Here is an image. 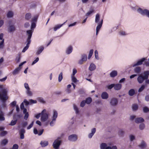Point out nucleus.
I'll use <instances>...</instances> for the list:
<instances>
[{"label": "nucleus", "mask_w": 149, "mask_h": 149, "mask_svg": "<svg viewBox=\"0 0 149 149\" xmlns=\"http://www.w3.org/2000/svg\"><path fill=\"white\" fill-rule=\"evenodd\" d=\"M130 8L134 11L136 10L137 12L142 15H146L149 18V10L147 9H143L137 6L133 7L131 6Z\"/></svg>", "instance_id": "obj_1"}, {"label": "nucleus", "mask_w": 149, "mask_h": 149, "mask_svg": "<svg viewBox=\"0 0 149 149\" xmlns=\"http://www.w3.org/2000/svg\"><path fill=\"white\" fill-rule=\"evenodd\" d=\"M144 75L142 74L139 75L137 78V80L139 84H142L145 80L148 79L149 76V71H145L143 72Z\"/></svg>", "instance_id": "obj_2"}, {"label": "nucleus", "mask_w": 149, "mask_h": 149, "mask_svg": "<svg viewBox=\"0 0 149 149\" xmlns=\"http://www.w3.org/2000/svg\"><path fill=\"white\" fill-rule=\"evenodd\" d=\"M7 91L5 89H2L0 91V99L4 102L8 98L7 96Z\"/></svg>", "instance_id": "obj_3"}, {"label": "nucleus", "mask_w": 149, "mask_h": 149, "mask_svg": "<svg viewBox=\"0 0 149 149\" xmlns=\"http://www.w3.org/2000/svg\"><path fill=\"white\" fill-rule=\"evenodd\" d=\"M15 22H13L11 21L9 22V25L8 27V31L10 33H13L15 31L16 29L14 26Z\"/></svg>", "instance_id": "obj_4"}, {"label": "nucleus", "mask_w": 149, "mask_h": 149, "mask_svg": "<svg viewBox=\"0 0 149 149\" xmlns=\"http://www.w3.org/2000/svg\"><path fill=\"white\" fill-rule=\"evenodd\" d=\"M46 110L44 109L41 113V120L42 121L45 122L46 121L48 118L47 114L45 112Z\"/></svg>", "instance_id": "obj_5"}, {"label": "nucleus", "mask_w": 149, "mask_h": 149, "mask_svg": "<svg viewBox=\"0 0 149 149\" xmlns=\"http://www.w3.org/2000/svg\"><path fill=\"white\" fill-rule=\"evenodd\" d=\"M118 102V100L117 98L113 97L111 99L110 104L112 106L115 107L117 105Z\"/></svg>", "instance_id": "obj_6"}, {"label": "nucleus", "mask_w": 149, "mask_h": 149, "mask_svg": "<svg viewBox=\"0 0 149 149\" xmlns=\"http://www.w3.org/2000/svg\"><path fill=\"white\" fill-rule=\"evenodd\" d=\"M33 32V30H29L26 31V35L27 36V39L26 41L31 42V37L32 33Z\"/></svg>", "instance_id": "obj_7"}, {"label": "nucleus", "mask_w": 149, "mask_h": 149, "mask_svg": "<svg viewBox=\"0 0 149 149\" xmlns=\"http://www.w3.org/2000/svg\"><path fill=\"white\" fill-rule=\"evenodd\" d=\"M138 146L141 149H144L147 147V144L145 141L142 140Z\"/></svg>", "instance_id": "obj_8"}, {"label": "nucleus", "mask_w": 149, "mask_h": 149, "mask_svg": "<svg viewBox=\"0 0 149 149\" xmlns=\"http://www.w3.org/2000/svg\"><path fill=\"white\" fill-rule=\"evenodd\" d=\"M61 141L56 139L55 140L53 144V146L54 148H58L60 145Z\"/></svg>", "instance_id": "obj_9"}, {"label": "nucleus", "mask_w": 149, "mask_h": 149, "mask_svg": "<svg viewBox=\"0 0 149 149\" xmlns=\"http://www.w3.org/2000/svg\"><path fill=\"white\" fill-rule=\"evenodd\" d=\"M73 50V47L72 46L69 45L66 48L65 50V53L69 55L72 52Z\"/></svg>", "instance_id": "obj_10"}, {"label": "nucleus", "mask_w": 149, "mask_h": 149, "mask_svg": "<svg viewBox=\"0 0 149 149\" xmlns=\"http://www.w3.org/2000/svg\"><path fill=\"white\" fill-rule=\"evenodd\" d=\"M68 139L71 141H75L77 139V136L74 134L68 136Z\"/></svg>", "instance_id": "obj_11"}, {"label": "nucleus", "mask_w": 149, "mask_h": 149, "mask_svg": "<svg viewBox=\"0 0 149 149\" xmlns=\"http://www.w3.org/2000/svg\"><path fill=\"white\" fill-rule=\"evenodd\" d=\"M146 58H143L140 60L138 61L136 63L132 65L133 67H136L137 66L140 65L142 64L143 62L145 61Z\"/></svg>", "instance_id": "obj_12"}, {"label": "nucleus", "mask_w": 149, "mask_h": 149, "mask_svg": "<svg viewBox=\"0 0 149 149\" xmlns=\"http://www.w3.org/2000/svg\"><path fill=\"white\" fill-rule=\"evenodd\" d=\"M44 130L42 129L39 131L38 132L36 128H34L33 129V133L35 134H38V135L40 136L43 133Z\"/></svg>", "instance_id": "obj_13"}, {"label": "nucleus", "mask_w": 149, "mask_h": 149, "mask_svg": "<svg viewBox=\"0 0 149 149\" xmlns=\"http://www.w3.org/2000/svg\"><path fill=\"white\" fill-rule=\"evenodd\" d=\"M44 49V47L43 46H41L38 48L36 52V55H40Z\"/></svg>", "instance_id": "obj_14"}, {"label": "nucleus", "mask_w": 149, "mask_h": 149, "mask_svg": "<svg viewBox=\"0 0 149 149\" xmlns=\"http://www.w3.org/2000/svg\"><path fill=\"white\" fill-rule=\"evenodd\" d=\"M144 121V119L142 117L136 118L135 119V122L137 124L142 123Z\"/></svg>", "instance_id": "obj_15"}, {"label": "nucleus", "mask_w": 149, "mask_h": 149, "mask_svg": "<svg viewBox=\"0 0 149 149\" xmlns=\"http://www.w3.org/2000/svg\"><path fill=\"white\" fill-rule=\"evenodd\" d=\"M25 131L24 129H22L19 131L20 138L21 139H23L24 138V134L25 133Z\"/></svg>", "instance_id": "obj_16"}, {"label": "nucleus", "mask_w": 149, "mask_h": 149, "mask_svg": "<svg viewBox=\"0 0 149 149\" xmlns=\"http://www.w3.org/2000/svg\"><path fill=\"white\" fill-rule=\"evenodd\" d=\"M96 66L93 63H91L89 67V70L90 71H93L95 69Z\"/></svg>", "instance_id": "obj_17"}, {"label": "nucleus", "mask_w": 149, "mask_h": 149, "mask_svg": "<svg viewBox=\"0 0 149 149\" xmlns=\"http://www.w3.org/2000/svg\"><path fill=\"white\" fill-rule=\"evenodd\" d=\"M101 97L102 99H107L109 97V95L106 92H103L101 94Z\"/></svg>", "instance_id": "obj_18"}, {"label": "nucleus", "mask_w": 149, "mask_h": 149, "mask_svg": "<svg viewBox=\"0 0 149 149\" xmlns=\"http://www.w3.org/2000/svg\"><path fill=\"white\" fill-rule=\"evenodd\" d=\"M96 132V129L93 128L91 130V133H90L88 135V137L89 138H91L94 135Z\"/></svg>", "instance_id": "obj_19"}, {"label": "nucleus", "mask_w": 149, "mask_h": 149, "mask_svg": "<svg viewBox=\"0 0 149 149\" xmlns=\"http://www.w3.org/2000/svg\"><path fill=\"white\" fill-rule=\"evenodd\" d=\"M122 87V85L120 84H114V89L116 90H120Z\"/></svg>", "instance_id": "obj_20"}, {"label": "nucleus", "mask_w": 149, "mask_h": 149, "mask_svg": "<svg viewBox=\"0 0 149 149\" xmlns=\"http://www.w3.org/2000/svg\"><path fill=\"white\" fill-rule=\"evenodd\" d=\"M117 71L116 70L112 71L110 74V76L112 78L114 77L117 75Z\"/></svg>", "instance_id": "obj_21"}, {"label": "nucleus", "mask_w": 149, "mask_h": 149, "mask_svg": "<svg viewBox=\"0 0 149 149\" xmlns=\"http://www.w3.org/2000/svg\"><path fill=\"white\" fill-rule=\"evenodd\" d=\"M134 71L137 74H140L141 71V68L139 67H135L134 70Z\"/></svg>", "instance_id": "obj_22"}, {"label": "nucleus", "mask_w": 149, "mask_h": 149, "mask_svg": "<svg viewBox=\"0 0 149 149\" xmlns=\"http://www.w3.org/2000/svg\"><path fill=\"white\" fill-rule=\"evenodd\" d=\"M103 24V19H102L100 21L99 23L97 24V26L96 28V30L99 31L101 28V27Z\"/></svg>", "instance_id": "obj_23"}, {"label": "nucleus", "mask_w": 149, "mask_h": 149, "mask_svg": "<svg viewBox=\"0 0 149 149\" xmlns=\"http://www.w3.org/2000/svg\"><path fill=\"white\" fill-rule=\"evenodd\" d=\"M7 17L8 18L12 17L14 15L13 12L11 11H9L7 14Z\"/></svg>", "instance_id": "obj_24"}, {"label": "nucleus", "mask_w": 149, "mask_h": 149, "mask_svg": "<svg viewBox=\"0 0 149 149\" xmlns=\"http://www.w3.org/2000/svg\"><path fill=\"white\" fill-rule=\"evenodd\" d=\"M100 15L98 13L96 14L95 16V22L97 24L99 23V21L100 19Z\"/></svg>", "instance_id": "obj_25"}, {"label": "nucleus", "mask_w": 149, "mask_h": 149, "mask_svg": "<svg viewBox=\"0 0 149 149\" xmlns=\"http://www.w3.org/2000/svg\"><path fill=\"white\" fill-rule=\"evenodd\" d=\"M21 68L18 67L16 68L13 72V75L17 74L19 72Z\"/></svg>", "instance_id": "obj_26"}, {"label": "nucleus", "mask_w": 149, "mask_h": 149, "mask_svg": "<svg viewBox=\"0 0 149 149\" xmlns=\"http://www.w3.org/2000/svg\"><path fill=\"white\" fill-rule=\"evenodd\" d=\"M40 144L42 147H45L48 145V142L47 141H42L40 143Z\"/></svg>", "instance_id": "obj_27"}, {"label": "nucleus", "mask_w": 149, "mask_h": 149, "mask_svg": "<svg viewBox=\"0 0 149 149\" xmlns=\"http://www.w3.org/2000/svg\"><path fill=\"white\" fill-rule=\"evenodd\" d=\"M22 117V115L20 114L15 115L13 116V120H15L17 121V120Z\"/></svg>", "instance_id": "obj_28"}, {"label": "nucleus", "mask_w": 149, "mask_h": 149, "mask_svg": "<svg viewBox=\"0 0 149 149\" xmlns=\"http://www.w3.org/2000/svg\"><path fill=\"white\" fill-rule=\"evenodd\" d=\"M27 42V44H26V46L24 48L22 51V52H24L29 48V45L30 44L31 42L30 41H26Z\"/></svg>", "instance_id": "obj_29"}, {"label": "nucleus", "mask_w": 149, "mask_h": 149, "mask_svg": "<svg viewBox=\"0 0 149 149\" xmlns=\"http://www.w3.org/2000/svg\"><path fill=\"white\" fill-rule=\"evenodd\" d=\"M26 93L28 96H31L33 95V93L31 91L30 89L26 90Z\"/></svg>", "instance_id": "obj_30"}, {"label": "nucleus", "mask_w": 149, "mask_h": 149, "mask_svg": "<svg viewBox=\"0 0 149 149\" xmlns=\"http://www.w3.org/2000/svg\"><path fill=\"white\" fill-rule=\"evenodd\" d=\"M5 119L4 115L3 112L0 111V121H4Z\"/></svg>", "instance_id": "obj_31"}, {"label": "nucleus", "mask_w": 149, "mask_h": 149, "mask_svg": "<svg viewBox=\"0 0 149 149\" xmlns=\"http://www.w3.org/2000/svg\"><path fill=\"white\" fill-rule=\"evenodd\" d=\"M135 93V90L133 89L130 90L128 92V94L130 96H132Z\"/></svg>", "instance_id": "obj_32"}, {"label": "nucleus", "mask_w": 149, "mask_h": 149, "mask_svg": "<svg viewBox=\"0 0 149 149\" xmlns=\"http://www.w3.org/2000/svg\"><path fill=\"white\" fill-rule=\"evenodd\" d=\"M130 141L131 142L133 141L135 139V136L133 134H130L129 136Z\"/></svg>", "instance_id": "obj_33"}, {"label": "nucleus", "mask_w": 149, "mask_h": 149, "mask_svg": "<svg viewBox=\"0 0 149 149\" xmlns=\"http://www.w3.org/2000/svg\"><path fill=\"white\" fill-rule=\"evenodd\" d=\"M132 109L134 111L137 110L138 108V106L136 104H134L132 106Z\"/></svg>", "instance_id": "obj_34"}, {"label": "nucleus", "mask_w": 149, "mask_h": 149, "mask_svg": "<svg viewBox=\"0 0 149 149\" xmlns=\"http://www.w3.org/2000/svg\"><path fill=\"white\" fill-rule=\"evenodd\" d=\"M58 116V113L56 111L54 110L53 112V114L52 117L53 119L56 120V118Z\"/></svg>", "instance_id": "obj_35"}, {"label": "nucleus", "mask_w": 149, "mask_h": 149, "mask_svg": "<svg viewBox=\"0 0 149 149\" xmlns=\"http://www.w3.org/2000/svg\"><path fill=\"white\" fill-rule=\"evenodd\" d=\"M31 14L30 13H28L26 14L25 16V18L26 19L28 20L31 18Z\"/></svg>", "instance_id": "obj_36"}, {"label": "nucleus", "mask_w": 149, "mask_h": 149, "mask_svg": "<svg viewBox=\"0 0 149 149\" xmlns=\"http://www.w3.org/2000/svg\"><path fill=\"white\" fill-rule=\"evenodd\" d=\"M107 146V145L106 143H102L100 145V148L101 149H105Z\"/></svg>", "instance_id": "obj_37"}, {"label": "nucleus", "mask_w": 149, "mask_h": 149, "mask_svg": "<svg viewBox=\"0 0 149 149\" xmlns=\"http://www.w3.org/2000/svg\"><path fill=\"white\" fill-rule=\"evenodd\" d=\"M81 59L85 62L87 60V55L85 54H83L81 55Z\"/></svg>", "instance_id": "obj_38"}, {"label": "nucleus", "mask_w": 149, "mask_h": 149, "mask_svg": "<svg viewBox=\"0 0 149 149\" xmlns=\"http://www.w3.org/2000/svg\"><path fill=\"white\" fill-rule=\"evenodd\" d=\"M124 131L122 129L120 130L118 132V134L120 136H122L124 134Z\"/></svg>", "instance_id": "obj_39"}, {"label": "nucleus", "mask_w": 149, "mask_h": 149, "mask_svg": "<svg viewBox=\"0 0 149 149\" xmlns=\"http://www.w3.org/2000/svg\"><path fill=\"white\" fill-rule=\"evenodd\" d=\"M93 52V49L90 50L88 55V58L90 59L92 56Z\"/></svg>", "instance_id": "obj_40"}, {"label": "nucleus", "mask_w": 149, "mask_h": 149, "mask_svg": "<svg viewBox=\"0 0 149 149\" xmlns=\"http://www.w3.org/2000/svg\"><path fill=\"white\" fill-rule=\"evenodd\" d=\"M145 127V125L143 123H140L139 125V128L140 130H143Z\"/></svg>", "instance_id": "obj_41"}, {"label": "nucleus", "mask_w": 149, "mask_h": 149, "mask_svg": "<svg viewBox=\"0 0 149 149\" xmlns=\"http://www.w3.org/2000/svg\"><path fill=\"white\" fill-rule=\"evenodd\" d=\"M38 16L37 15H35L34 17L32 18L31 21L32 22L35 23L36 22L38 18Z\"/></svg>", "instance_id": "obj_42"}, {"label": "nucleus", "mask_w": 149, "mask_h": 149, "mask_svg": "<svg viewBox=\"0 0 149 149\" xmlns=\"http://www.w3.org/2000/svg\"><path fill=\"white\" fill-rule=\"evenodd\" d=\"M85 101L87 104H89L92 102V99L91 97H88L86 99Z\"/></svg>", "instance_id": "obj_43"}, {"label": "nucleus", "mask_w": 149, "mask_h": 149, "mask_svg": "<svg viewBox=\"0 0 149 149\" xmlns=\"http://www.w3.org/2000/svg\"><path fill=\"white\" fill-rule=\"evenodd\" d=\"M63 79V73L61 72L58 75V81L59 82H61Z\"/></svg>", "instance_id": "obj_44"}, {"label": "nucleus", "mask_w": 149, "mask_h": 149, "mask_svg": "<svg viewBox=\"0 0 149 149\" xmlns=\"http://www.w3.org/2000/svg\"><path fill=\"white\" fill-rule=\"evenodd\" d=\"M74 109L75 111L76 114L78 113H79V109L74 104H73Z\"/></svg>", "instance_id": "obj_45"}, {"label": "nucleus", "mask_w": 149, "mask_h": 149, "mask_svg": "<svg viewBox=\"0 0 149 149\" xmlns=\"http://www.w3.org/2000/svg\"><path fill=\"white\" fill-rule=\"evenodd\" d=\"M61 25L60 24H58L56 25L54 28L53 29L54 31H56L57 29H60L61 27Z\"/></svg>", "instance_id": "obj_46"}, {"label": "nucleus", "mask_w": 149, "mask_h": 149, "mask_svg": "<svg viewBox=\"0 0 149 149\" xmlns=\"http://www.w3.org/2000/svg\"><path fill=\"white\" fill-rule=\"evenodd\" d=\"M4 40H3L0 42V49H2L4 47Z\"/></svg>", "instance_id": "obj_47"}, {"label": "nucleus", "mask_w": 149, "mask_h": 149, "mask_svg": "<svg viewBox=\"0 0 149 149\" xmlns=\"http://www.w3.org/2000/svg\"><path fill=\"white\" fill-rule=\"evenodd\" d=\"M95 58L97 60H99V58L98 56V52L97 50H95Z\"/></svg>", "instance_id": "obj_48"}, {"label": "nucleus", "mask_w": 149, "mask_h": 149, "mask_svg": "<svg viewBox=\"0 0 149 149\" xmlns=\"http://www.w3.org/2000/svg\"><path fill=\"white\" fill-rule=\"evenodd\" d=\"M8 142V141L6 139H4L2 141L1 143L2 145H5Z\"/></svg>", "instance_id": "obj_49"}, {"label": "nucleus", "mask_w": 149, "mask_h": 149, "mask_svg": "<svg viewBox=\"0 0 149 149\" xmlns=\"http://www.w3.org/2000/svg\"><path fill=\"white\" fill-rule=\"evenodd\" d=\"M17 120H12L10 124H9V125H14L16 124L17 123Z\"/></svg>", "instance_id": "obj_50"}, {"label": "nucleus", "mask_w": 149, "mask_h": 149, "mask_svg": "<svg viewBox=\"0 0 149 149\" xmlns=\"http://www.w3.org/2000/svg\"><path fill=\"white\" fill-rule=\"evenodd\" d=\"M56 120V119L52 118V121L50 123V125L51 126H53L54 125Z\"/></svg>", "instance_id": "obj_51"}, {"label": "nucleus", "mask_w": 149, "mask_h": 149, "mask_svg": "<svg viewBox=\"0 0 149 149\" xmlns=\"http://www.w3.org/2000/svg\"><path fill=\"white\" fill-rule=\"evenodd\" d=\"M145 87V85H142L141 87L139 89L138 92H142L144 89Z\"/></svg>", "instance_id": "obj_52"}, {"label": "nucleus", "mask_w": 149, "mask_h": 149, "mask_svg": "<svg viewBox=\"0 0 149 149\" xmlns=\"http://www.w3.org/2000/svg\"><path fill=\"white\" fill-rule=\"evenodd\" d=\"M36 27V24L35 23L32 22L31 26V30L33 31V29Z\"/></svg>", "instance_id": "obj_53"}, {"label": "nucleus", "mask_w": 149, "mask_h": 149, "mask_svg": "<svg viewBox=\"0 0 149 149\" xmlns=\"http://www.w3.org/2000/svg\"><path fill=\"white\" fill-rule=\"evenodd\" d=\"M143 110L144 112L147 113L149 111V109L148 107H145L143 108Z\"/></svg>", "instance_id": "obj_54"}, {"label": "nucleus", "mask_w": 149, "mask_h": 149, "mask_svg": "<svg viewBox=\"0 0 149 149\" xmlns=\"http://www.w3.org/2000/svg\"><path fill=\"white\" fill-rule=\"evenodd\" d=\"M71 79L72 81L74 83H76L77 81V79L74 76H71Z\"/></svg>", "instance_id": "obj_55"}, {"label": "nucleus", "mask_w": 149, "mask_h": 149, "mask_svg": "<svg viewBox=\"0 0 149 149\" xmlns=\"http://www.w3.org/2000/svg\"><path fill=\"white\" fill-rule=\"evenodd\" d=\"M29 102L30 104H35L37 103L36 100H34L32 99H30L29 100Z\"/></svg>", "instance_id": "obj_56"}, {"label": "nucleus", "mask_w": 149, "mask_h": 149, "mask_svg": "<svg viewBox=\"0 0 149 149\" xmlns=\"http://www.w3.org/2000/svg\"><path fill=\"white\" fill-rule=\"evenodd\" d=\"M7 133V132L6 131H3L0 133V136H3Z\"/></svg>", "instance_id": "obj_57"}, {"label": "nucleus", "mask_w": 149, "mask_h": 149, "mask_svg": "<svg viewBox=\"0 0 149 149\" xmlns=\"http://www.w3.org/2000/svg\"><path fill=\"white\" fill-rule=\"evenodd\" d=\"M39 60V58L38 57H37L36 59L32 63L31 65H33L36 63H37Z\"/></svg>", "instance_id": "obj_58"}, {"label": "nucleus", "mask_w": 149, "mask_h": 149, "mask_svg": "<svg viewBox=\"0 0 149 149\" xmlns=\"http://www.w3.org/2000/svg\"><path fill=\"white\" fill-rule=\"evenodd\" d=\"M34 123V122L32 121L31 124L27 127V129L28 130H29L33 127Z\"/></svg>", "instance_id": "obj_59"}, {"label": "nucleus", "mask_w": 149, "mask_h": 149, "mask_svg": "<svg viewBox=\"0 0 149 149\" xmlns=\"http://www.w3.org/2000/svg\"><path fill=\"white\" fill-rule=\"evenodd\" d=\"M86 102L85 100L82 101L81 103L80 106L81 107H83L85 105Z\"/></svg>", "instance_id": "obj_60"}, {"label": "nucleus", "mask_w": 149, "mask_h": 149, "mask_svg": "<svg viewBox=\"0 0 149 149\" xmlns=\"http://www.w3.org/2000/svg\"><path fill=\"white\" fill-rule=\"evenodd\" d=\"M24 86L26 90H27L30 89L28 84L27 83H25L24 84Z\"/></svg>", "instance_id": "obj_61"}, {"label": "nucleus", "mask_w": 149, "mask_h": 149, "mask_svg": "<svg viewBox=\"0 0 149 149\" xmlns=\"http://www.w3.org/2000/svg\"><path fill=\"white\" fill-rule=\"evenodd\" d=\"M24 114H25V115L24 116V119L25 120H27L29 116V113H27Z\"/></svg>", "instance_id": "obj_62"}, {"label": "nucleus", "mask_w": 149, "mask_h": 149, "mask_svg": "<svg viewBox=\"0 0 149 149\" xmlns=\"http://www.w3.org/2000/svg\"><path fill=\"white\" fill-rule=\"evenodd\" d=\"M18 145L17 144H15L13 146L12 149H18Z\"/></svg>", "instance_id": "obj_63"}, {"label": "nucleus", "mask_w": 149, "mask_h": 149, "mask_svg": "<svg viewBox=\"0 0 149 149\" xmlns=\"http://www.w3.org/2000/svg\"><path fill=\"white\" fill-rule=\"evenodd\" d=\"M145 100L147 102L149 101V94L147 95L145 97Z\"/></svg>", "instance_id": "obj_64"}]
</instances>
